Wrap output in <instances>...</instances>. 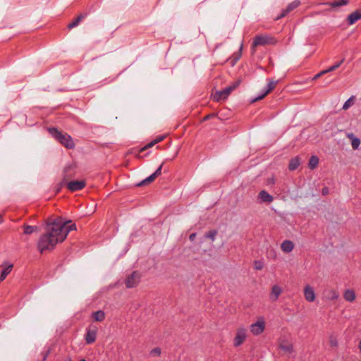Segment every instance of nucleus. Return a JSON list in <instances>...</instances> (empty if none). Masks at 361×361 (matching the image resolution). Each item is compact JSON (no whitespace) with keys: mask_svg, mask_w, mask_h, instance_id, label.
<instances>
[{"mask_svg":"<svg viewBox=\"0 0 361 361\" xmlns=\"http://www.w3.org/2000/svg\"><path fill=\"white\" fill-rule=\"evenodd\" d=\"M60 236L58 231H53V221L48 223L46 233L40 236L37 243L38 250L40 253L52 250L57 243L63 242Z\"/></svg>","mask_w":361,"mask_h":361,"instance_id":"nucleus-1","label":"nucleus"},{"mask_svg":"<svg viewBox=\"0 0 361 361\" xmlns=\"http://www.w3.org/2000/svg\"><path fill=\"white\" fill-rule=\"evenodd\" d=\"M70 223L71 221H64L61 218L53 220V231L59 233L61 235L60 239L63 240V241L66 238L70 231L76 230L75 224H69Z\"/></svg>","mask_w":361,"mask_h":361,"instance_id":"nucleus-2","label":"nucleus"},{"mask_svg":"<svg viewBox=\"0 0 361 361\" xmlns=\"http://www.w3.org/2000/svg\"><path fill=\"white\" fill-rule=\"evenodd\" d=\"M49 131L56 140L66 148L73 149L74 147V142L71 137L67 133H63L55 128H49Z\"/></svg>","mask_w":361,"mask_h":361,"instance_id":"nucleus-3","label":"nucleus"},{"mask_svg":"<svg viewBox=\"0 0 361 361\" xmlns=\"http://www.w3.org/2000/svg\"><path fill=\"white\" fill-rule=\"evenodd\" d=\"M276 39L269 35H259L254 37L252 47L276 44Z\"/></svg>","mask_w":361,"mask_h":361,"instance_id":"nucleus-4","label":"nucleus"},{"mask_svg":"<svg viewBox=\"0 0 361 361\" xmlns=\"http://www.w3.org/2000/svg\"><path fill=\"white\" fill-rule=\"evenodd\" d=\"M238 85V82H237L234 85L227 87L221 91L216 92L215 94H213V100L215 102H219L221 99H226L228 97V95L231 94V92Z\"/></svg>","mask_w":361,"mask_h":361,"instance_id":"nucleus-5","label":"nucleus"},{"mask_svg":"<svg viewBox=\"0 0 361 361\" xmlns=\"http://www.w3.org/2000/svg\"><path fill=\"white\" fill-rule=\"evenodd\" d=\"M247 338V329L245 327H239L236 331L235 336L233 339V345L238 347L241 345Z\"/></svg>","mask_w":361,"mask_h":361,"instance_id":"nucleus-6","label":"nucleus"},{"mask_svg":"<svg viewBox=\"0 0 361 361\" xmlns=\"http://www.w3.org/2000/svg\"><path fill=\"white\" fill-rule=\"evenodd\" d=\"M251 333L257 336L261 334L265 329V322L263 318L259 319L255 323L252 324L250 326Z\"/></svg>","mask_w":361,"mask_h":361,"instance_id":"nucleus-7","label":"nucleus"},{"mask_svg":"<svg viewBox=\"0 0 361 361\" xmlns=\"http://www.w3.org/2000/svg\"><path fill=\"white\" fill-rule=\"evenodd\" d=\"M97 327L96 326H90L86 329L85 336V341L87 344L93 343L97 338Z\"/></svg>","mask_w":361,"mask_h":361,"instance_id":"nucleus-8","label":"nucleus"},{"mask_svg":"<svg viewBox=\"0 0 361 361\" xmlns=\"http://www.w3.org/2000/svg\"><path fill=\"white\" fill-rule=\"evenodd\" d=\"M140 281V274L137 271H133L129 275L125 281L126 286L128 288L136 286Z\"/></svg>","mask_w":361,"mask_h":361,"instance_id":"nucleus-9","label":"nucleus"},{"mask_svg":"<svg viewBox=\"0 0 361 361\" xmlns=\"http://www.w3.org/2000/svg\"><path fill=\"white\" fill-rule=\"evenodd\" d=\"M85 186V180H73L67 183V188L71 192L82 190Z\"/></svg>","mask_w":361,"mask_h":361,"instance_id":"nucleus-10","label":"nucleus"},{"mask_svg":"<svg viewBox=\"0 0 361 361\" xmlns=\"http://www.w3.org/2000/svg\"><path fill=\"white\" fill-rule=\"evenodd\" d=\"M304 297L307 302H312L315 300V293L314 288L310 285L304 288Z\"/></svg>","mask_w":361,"mask_h":361,"instance_id":"nucleus-11","label":"nucleus"},{"mask_svg":"<svg viewBox=\"0 0 361 361\" xmlns=\"http://www.w3.org/2000/svg\"><path fill=\"white\" fill-rule=\"evenodd\" d=\"M276 81H269L267 85L266 86L263 93L261 95L256 97L255 99H253V102H257L258 100L263 99L266 95H267L271 91H272L276 87Z\"/></svg>","mask_w":361,"mask_h":361,"instance_id":"nucleus-12","label":"nucleus"},{"mask_svg":"<svg viewBox=\"0 0 361 361\" xmlns=\"http://www.w3.org/2000/svg\"><path fill=\"white\" fill-rule=\"evenodd\" d=\"M300 4V2L298 0H295L293 2H291L290 4H289L288 5L286 8L282 11L281 14L280 15V16H279L277 18V19L285 17L289 12H290L293 9L296 8Z\"/></svg>","mask_w":361,"mask_h":361,"instance_id":"nucleus-13","label":"nucleus"},{"mask_svg":"<svg viewBox=\"0 0 361 361\" xmlns=\"http://www.w3.org/2000/svg\"><path fill=\"white\" fill-rule=\"evenodd\" d=\"M281 249L283 252L289 253L294 249V243L290 240H285L281 244Z\"/></svg>","mask_w":361,"mask_h":361,"instance_id":"nucleus-14","label":"nucleus"},{"mask_svg":"<svg viewBox=\"0 0 361 361\" xmlns=\"http://www.w3.org/2000/svg\"><path fill=\"white\" fill-rule=\"evenodd\" d=\"M282 293V288L279 286L278 285H274L272 288H271V293H270V299L272 300V301H276L278 300L279 295L281 294Z\"/></svg>","mask_w":361,"mask_h":361,"instance_id":"nucleus-15","label":"nucleus"},{"mask_svg":"<svg viewBox=\"0 0 361 361\" xmlns=\"http://www.w3.org/2000/svg\"><path fill=\"white\" fill-rule=\"evenodd\" d=\"M5 267L2 269L0 275V281H4L6 276L11 272L13 265L12 264L5 263Z\"/></svg>","mask_w":361,"mask_h":361,"instance_id":"nucleus-16","label":"nucleus"},{"mask_svg":"<svg viewBox=\"0 0 361 361\" xmlns=\"http://www.w3.org/2000/svg\"><path fill=\"white\" fill-rule=\"evenodd\" d=\"M279 348L286 352V353H292L293 351V345L286 340H281L279 343Z\"/></svg>","mask_w":361,"mask_h":361,"instance_id":"nucleus-17","label":"nucleus"},{"mask_svg":"<svg viewBox=\"0 0 361 361\" xmlns=\"http://www.w3.org/2000/svg\"><path fill=\"white\" fill-rule=\"evenodd\" d=\"M258 197L263 202L270 203L273 201L274 197L265 190H262L258 195Z\"/></svg>","mask_w":361,"mask_h":361,"instance_id":"nucleus-18","label":"nucleus"},{"mask_svg":"<svg viewBox=\"0 0 361 361\" xmlns=\"http://www.w3.org/2000/svg\"><path fill=\"white\" fill-rule=\"evenodd\" d=\"M360 19H361V13L356 11L348 16V22L349 25H353Z\"/></svg>","mask_w":361,"mask_h":361,"instance_id":"nucleus-19","label":"nucleus"},{"mask_svg":"<svg viewBox=\"0 0 361 361\" xmlns=\"http://www.w3.org/2000/svg\"><path fill=\"white\" fill-rule=\"evenodd\" d=\"M347 137L351 140V145L353 149H358L360 145V140L354 136L353 133L348 134Z\"/></svg>","mask_w":361,"mask_h":361,"instance_id":"nucleus-20","label":"nucleus"},{"mask_svg":"<svg viewBox=\"0 0 361 361\" xmlns=\"http://www.w3.org/2000/svg\"><path fill=\"white\" fill-rule=\"evenodd\" d=\"M343 298L348 302H353L355 300V293L351 289L346 290L343 293Z\"/></svg>","mask_w":361,"mask_h":361,"instance_id":"nucleus-21","label":"nucleus"},{"mask_svg":"<svg viewBox=\"0 0 361 361\" xmlns=\"http://www.w3.org/2000/svg\"><path fill=\"white\" fill-rule=\"evenodd\" d=\"M87 16V13H82L79 15L73 22L68 24V27L72 29L79 25L80 21Z\"/></svg>","mask_w":361,"mask_h":361,"instance_id":"nucleus-22","label":"nucleus"},{"mask_svg":"<svg viewBox=\"0 0 361 361\" xmlns=\"http://www.w3.org/2000/svg\"><path fill=\"white\" fill-rule=\"evenodd\" d=\"M300 164V161L298 157H295L290 159L288 165V169L290 171H294L298 169V167Z\"/></svg>","mask_w":361,"mask_h":361,"instance_id":"nucleus-23","label":"nucleus"},{"mask_svg":"<svg viewBox=\"0 0 361 361\" xmlns=\"http://www.w3.org/2000/svg\"><path fill=\"white\" fill-rule=\"evenodd\" d=\"M92 318L97 322H102L105 319V313L102 310L94 312Z\"/></svg>","mask_w":361,"mask_h":361,"instance_id":"nucleus-24","label":"nucleus"},{"mask_svg":"<svg viewBox=\"0 0 361 361\" xmlns=\"http://www.w3.org/2000/svg\"><path fill=\"white\" fill-rule=\"evenodd\" d=\"M23 228V233L26 235H30L37 231L38 228L36 226L24 225Z\"/></svg>","mask_w":361,"mask_h":361,"instance_id":"nucleus-25","label":"nucleus"},{"mask_svg":"<svg viewBox=\"0 0 361 361\" xmlns=\"http://www.w3.org/2000/svg\"><path fill=\"white\" fill-rule=\"evenodd\" d=\"M319 164V159L316 156H312L309 160V167L312 169H315Z\"/></svg>","mask_w":361,"mask_h":361,"instance_id":"nucleus-26","label":"nucleus"},{"mask_svg":"<svg viewBox=\"0 0 361 361\" xmlns=\"http://www.w3.org/2000/svg\"><path fill=\"white\" fill-rule=\"evenodd\" d=\"M157 178V177L155 176V175H154L153 173L152 175H150L149 177H147V178H145V180H143L140 183H139L137 185H145L147 183H152L153 182L155 179Z\"/></svg>","mask_w":361,"mask_h":361,"instance_id":"nucleus-27","label":"nucleus"},{"mask_svg":"<svg viewBox=\"0 0 361 361\" xmlns=\"http://www.w3.org/2000/svg\"><path fill=\"white\" fill-rule=\"evenodd\" d=\"M267 257L271 259H276L277 258V253L275 249L271 248L268 250Z\"/></svg>","mask_w":361,"mask_h":361,"instance_id":"nucleus-28","label":"nucleus"},{"mask_svg":"<svg viewBox=\"0 0 361 361\" xmlns=\"http://www.w3.org/2000/svg\"><path fill=\"white\" fill-rule=\"evenodd\" d=\"M216 235H217L216 231L213 230V231H210L208 233H207L205 236H206V238H209L212 241H214L215 238H216Z\"/></svg>","mask_w":361,"mask_h":361,"instance_id":"nucleus-29","label":"nucleus"},{"mask_svg":"<svg viewBox=\"0 0 361 361\" xmlns=\"http://www.w3.org/2000/svg\"><path fill=\"white\" fill-rule=\"evenodd\" d=\"M347 4H348L347 0H338V1H334L332 4V6L334 7H337V6H341L346 5Z\"/></svg>","mask_w":361,"mask_h":361,"instance_id":"nucleus-30","label":"nucleus"},{"mask_svg":"<svg viewBox=\"0 0 361 361\" xmlns=\"http://www.w3.org/2000/svg\"><path fill=\"white\" fill-rule=\"evenodd\" d=\"M353 97L349 98L343 104V109L346 110L353 104Z\"/></svg>","mask_w":361,"mask_h":361,"instance_id":"nucleus-31","label":"nucleus"},{"mask_svg":"<svg viewBox=\"0 0 361 361\" xmlns=\"http://www.w3.org/2000/svg\"><path fill=\"white\" fill-rule=\"evenodd\" d=\"M254 267L256 270H261L264 267V264L261 261H255L254 262Z\"/></svg>","mask_w":361,"mask_h":361,"instance_id":"nucleus-32","label":"nucleus"},{"mask_svg":"<svg viewBox=\"0 0 361 361\" xmlns=\"http://www.w3.org/2000/svg\"><path fill=\"white\" fill-rule=\"evenodd\" d=\"M242 49H243V44H240V50H239V53L238 54H235L233 55V65L235 64V63L240 59V57L241 56V51H242Z\"/></svg>","mask_w":361,"mask_h":361,"instance_id":"nucleus-33","label":"nucleus"},{"mask_svg":"<svg viewBox=\"0 0 361 361\" xmlns=\"http://www.w3.org/2000/svg\"><path fill=\"white\" fill-rule=\"evenodd\" d=\"M158 143V140H153L151 142L148 143L147 145H145L144 147H142L141 149H140V152H143L144 150H145L146 149L149 148V147H152V146H154L155 144Z\"/></svg>","mask_w":361,"mask_h":361,"instance_id":"nucleus-34","label":"nucleus"},{"mask_svg":"<svg viewBox=\"0 0 361 361\" xmlns=\"http://www.w3.org/2000/svg\"><path fill=\"white\" fill-rule=\"evenodd\" d=\"M150 354L154 356H159L161 354V349L159 348H155L150 351Z\"/></svg>","mask_w":361,"mask_h":361,"instance_id":"nucleus-35","label":"nucleus"},{"mask_svg":"<svg viewBox=\"0 0 361 361\" xmlns=\"http://www.w3.org/2000/svg\"><path fill=\"white\" fill-rule=\"evenodd\" d=\"M338 293L336 290H331V300H336L338 298Z\"/></svg>","mask_w":361,"mask_h":361,"instance_id":"nucleus-36","label":"nucleus"},{"mask_svg":"<svg viewBox=\"0 0 361 361\" xmlns=\"http://www.w3.org/2000/svg\"><path fill=\"white\" fill-rule=\"evenodd\" d=\"M163 164H161L157 169L153 173L154 175H155L156 177H158L161 173V169H162Z\"/></svg>","mask_w":361,"mask_h":361,"instance_id":"nucleus-37","label":"nucleus"},{"mask_svg":"<svg viewBox=\"0 0 361 361\" xmlns=\"http://www.w3.org/2000/svg\"><path fill=\"white\" fill-rule=\"evenodd\" d=\"M325 73H326V71H322L319 72V73H317V75H315L313 79L316 80V79L320 78L322 75H324Z\"/></svg>","mask_w":361,"mask_h":361,"instance_id":"nucleus-38","label":"nucleus"},{"mask_svg":"<svg viewBox=\"0 0 361 361\" xmlns=\"http://www.w3.org/2000/svg\"><path fill=\"white\" fill-rule=\"evenodd\" d=\"M336 69V66H331V67H329L328 69L326 70H324V71H326V73H329V72H331V71H334Z\"/></svg>","mask_w":361,"mask_h":361,"instance_id":"nucleus-39","label":"nucleus"},{"mask_svg":"<svg viewBox=\"0 0 361 361\" xmlns=\"http://www.w3.org/2000/svg\"><path fill=\"white\" fill-rule=\"evenodd\" d=\"M344 59H342L339 62L336 63V64H334V66H336V68H338V67L341 66V65L343 63L344 61Z\"/></svg>","mask_w":361,"mask_h":361,"instance_id":"nucleus-40","label":"nucleus"},{"mask_svg":"<svg viewBox=\"0 0 361 361\" xmlns=\"http://www.w3.org/2000/svg\"><path fill=\"white\" fill-rule=\"evenodd\" d=\"M195 237H196V233H192L189 235V239H190V240L193 241L195 240Z\"/></svg>","mask_w":361,"mask_h":361,"instance_id":"nucleus-41","label":"nucleus"},{"mask_svg":"<svg viewBox=\"0 0 361 361\" xmlns=\"http://www.w3.org/2000/svg\"><path fill=\"white\" fill-rule=\"evenodd\" d=\"M322 194H323L324 195H325L328 194V193H329V189H328V188H326V187L322 189Z\"/></svg>","mask_w":361,"mask_h":361,"instance_id":"nucleus-42","label":"nucleus"},{"mask_svg":"<svg viewBox=\"0 0 361 361\" xmlns=\"http://www.w3.org/2000/svg\"><path fill=\"white\" fill-rule=\"evenodd\" d=\"M164 139L163 136H159L157 138H156L154 140H158V142H161Z\"/></svg>","mask_w":361,"mask_h":361,"instance_id":"nucleus-43","label":"nucleus"},{"mask_svg":"<svg viewBox=\"0 0 361 361\" xmlns=\"http://www.w3.org/2000/svg\"><path fill=\"white\" fill-rule=\"evenodd\" d=\"M331 345H332V346H336V341H331Z\"/></svg>","mask_w":361,"mask_h":361,"instance_id":"nucleus-44","label":"nucleus"},{"mask_svg":"<svg viewBox=\"0 0 361 361\" xmlns=\"http://www.w3.org/2000/svg\"><path fill=\"white\" fill-rule=\"evenodd\" d=\"M359 349H360V350L361 352V341L359 343Z\"/></svg>","mask_w":361,"mask_h":361,"instance_id":"nucleus-45","label":"nucleus"},{"mask_svg":"<svg viewBox=\"0 0 361 361\" xmlns=\"http://www.w3.org/2000/svg\"><path fill=\"white\" fill-rule=\"evenodd\" d=\"M65 361H72L71 358H67Z\"/></svg>","mask_w":361,"mask_h":361,"instance_id":"nucleus-46","label":"nucleus"},{"mask_svg":"<svg viewBox=\"0 0 361 361\" xmlns=\"http://www.w3.org/2000/svg\"><path fill=\"white\" fill-rule=\"evenodd\" d=\"M2 216L0 214V222H1Z\"/></svg>","mask_w":361,"mask_h":361,"instance_id":"nucleus-47","label":"nucleus"},{"mask_svg":"<svg viewBox=\"0 0 361 361\" xmlns=\"http://www.w3.org/2000/svg\"><path fill=\"white\" fill-rule=\"evenodd\" d=\"M80 361H86L85 359H81Z\"/></svg>","mask_w":361,"mask_h":361,"instance_id":"nucleus-48","label":"nucleus"}]
</instances>
